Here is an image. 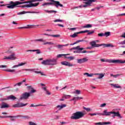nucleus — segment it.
Instances as JSON below:
<instances>
[{
	"mask_svg": "<svg viewBox=\"0 0 125 125\" xmlns=\"http://www.w3.org/2000/svg\"><path fill=\"white\" fill-rule=\"evenodd\" d=\"M25 1V0H21L20 1H16L15 2L11 1L9 2V4H7V7L10 9H13V8H15V7H18V5H19V4H23L24 3L30 4V3H33L32 2H36V1H43V0H30L27 1Z\"/></svg>",
	"mask_w": 125,
	"mask_h": 125,
	"instance_id": "f257e3e1",
	"label": "nucleus"
},
{
	"mask_svg": "<svg viewBox=\"0 0 125 125\" xmlns=\"http://www.w3.org/2000/svg\"><path fill=\"white\" fill-rule=\"evenodd\" d=\"M100 116H105L106 117L111 116V117L113 118H115V117H118V118H120V119H123V116H121L120 112L108 111L107 109H105L103 113H100Z\"/></svg>",
	"mask_w": 125,
	"mask_h": 125,
	"instance_id": "f03ea898",
	"label": "nucleus"
},
{
	"mask_svg": "<svg viewBox=\"0 0 125 125\" xmlns=\"http://www.w3.org/2000/svg\"><path fill=\"white\" fill-rule=\"evenodd\" d=\"M42 65H52L54 66V65H57L58 64V62H57V59H47L46 60H43L42 62Z\"/></svg>",
	"mask_w": 125,
	"mask_h": 125,
	"instance_id": "7ed1b4c3",
	"label": "nucleus"
},
{
	"mask_svg": "<svg viewBox=\"0 0 125 125\" xmlns=\"http://www.w3.org/2000/svg\"><path fill=\"white\" fill-rule=\"evenodd\" d=\"M101 62H107L108 63H112L113 64H124L125 63V60L123 61L122 60H112V59H107L105 60L104 59H101Z\"/></svg>",
	"mask_w": 125,
	"mask_h": 125,
	"instance_id": "20e7f679",
	"label": "nucleus"
},
{
	"mask_svg": "<svg viewBox=\"0 0 125 125\" xmlns=\"http://www.w3.org/2000/svg\"><path fill=\"white\" fill-rule=\"evenodd\" d=\"M49 1H51L50 2H45L42 4V6H45V5H55L57 8H58V6H60L61 7H63V4L60 3L59 1H56L54 0H49Z\"/></svg>",
	"mask_w": 125,
	"mask_h": 125,
	"instance_id": "39448f33",
	"label": "nucleus"
},
{
	"mask_svg": "<svg viewBox=\"0 0 125 125\" xmlns=\"http://www.w3.org/2000/svg\"><path fill=\"white\" fill-rule=\"evenodd\" d=\"M84 49V48H81V46L79 45L76 47H74L71 48L72 50H76L73 51V53H92L94 51H83Z\"/></svg>",
	"mask_w": 125,
	"mask_h": 125,
	"instance_id": "423d86ee",
	"label": "nucleus"
},
{
	"mask_svg": "<svg viewBox=\"0 0 125 125\" xmlns=\"http://www.w3.org/2000/svg\"><path fill=\"white\" fill-rule=\"evenodd\" d=\"M84 113L82 111H77L72 114L70 117L71 120H80L82 118H83Z\"/></svg>",
	"mask_w": 125,
	"mask_h": 125,
	"instance_id": "0eeeda50",
	"label": "nucleus"
},
{
	"mask_svg": "<svg viewBox=\"0 0 125 125\" xmlns=\"http://www.w3.org/2000/svg\"><path fill=\"white\" fill-rule=\"evenodd\" d=\"M97 42H99V40L93 41L90 42V44L92 47H100V46H102L103 44H97Z\"/></svg>",
	"mask_w": 125,
	"mask_h": 125,
	"instance_id": "6e6552de",
	"label": "nucleus"
},
{
	"mask_svg": "<svg viewBox=\"0 0 125 125\" xmlns=\"http://www.w3.org/2000/svg\"><path fill=\"white\" fill-rule=\"evenodd\" d=\"M30 96H31V95L30 94V93L29 92H25L23 94H22L20 98V100H26L28 99Z\"/></svg>",
	"mask_w": 125,
	"mask_h": 125,
	"instance_id": "1a4fd4ad",
	"label": "nucleus"
},
{
	"mask_svg": "<svg viewBox=\"0 0 125 125\" xmlns=\"http://www.w3.org/2000/svg\"><path fill=\"white\" fill-rule=\"evenodd\" d=\"M28 105V103L24 104L23 103H17L13 105L14 108H21L22 107H24L25 106H27Z\"/></svg>",
	"mask_w": 125,
	"mask_h": 125,
	"instance_id": "9d476101",
	"label": "nucleus"
},
{
	"mask_svg": "<svg viewBox=\"0 0 125 125\" xmlns=\"http://www.w3.org/2000/svg\"><path fill=\"white\" fill-rule=\"evenodd\" d=\"M15 54H13L8 57H4L3 58L4 60H15Z\"/></svg>",
	"mask_w": 125,
	"mask_h": 125,
	"instance_id": "9b49d317",
	"label": "nucleus"
},
{
	"mask_svg": "<svg viewBox=\"0 0 125 125\" xmlns=\"http://www.w3.org/2000/svg\"><path fill=\"white\" fill-rule=\"evenodd\" d=\"M40 4V3H30V4H27L23 6H21V7L22 8H24V7H36L38 6Z\"/></svg>",
	"mask_w": 125,
	"mask_h": 125,
	"instance_id": "f8f14e48",
	"label": "nucleus"
},
{
	"mask_svg": "<svg viewBox=\"0 0 125 125\" xmlns=\"http://www.w3.org/2000/svg\"><path fill=\"white\" fill-rule=\"evenodd\" d=\"M77 63L79 64H83V63L87 62V59H86V58H84L83 59H77Z\"/></svg>",
	"mask_w": 125,
	"mask_h": 125,
	"instance_id": "ddd939ff",
	"label": "nucleus"
},
{
	"mask_svg": "<svg viewBox=\"0 0 125 125\" xmlns=\"http://www.w3.org/2000/svg\"><path fill=\"white\" fill-rule=\"evenodd\" d=\"M94 75L95 76H98L97 77L98 80H101V79L105 76V73H95Z\"/></svg>",
	"mask_w": 125,
	"mask_h": 125,
	"instance_id": "4468645a",
	"label": "nucleus"
},
{
	"mask_svg": "<svg viewBox=\"0 0 125 125\" xmlns=\"http://www.w3.org/2000/svg\"><path fill=\"white\" fill-rule=\"evenodd\" d=\"M61 64L64 65V66H67L68 67H72V66H73L72 64H71V63L66 61L62 62Z\"/></svg>",
	"mask_w": 125,
	"mask_h": 125,
	"instance_id": "2eb2a0df",
	"label": "nucleus"
},
{
	"mask_svg": "<svg viewBox=\"0 0 125 125\" xmlns=\"http://www.w3.org/2000/svg\"><path fill=\"white\" fill-rule=\"evenodd\" d=\"M26 13H37V12H35V11L27 12V11H23L22 12L18 13L17 14L18 15H22L23 14H26Z\"/></svg>",
	"mask_w": 125,
	"mask_h": 125,
	"instance_id": "dca6fc26",
	"label": "nucleus"
},
{
	"mask_svg": "<svg viewBox=\"0 0 125 125\" xmlns=\"http://www.w3.org/2000/svg\"><path fill=\"white\" fill-rule=\"evenodd\" d=\"M37 54H41L42 52H41V50L37 49V50H28L26 51V52H36Z\"/></svg>",
	"mask_w": 125,
	"mask_h": 125,
	"instance_id": "f3484780",
	"label": "nucleus"
},
{
	"mask_svg": "<svg viewBox=\"0 0 125 125\" xmlns=\"http://www.w3.org/2000/svg\"><path fill=\"white\" fill-rule=\"evenodd\" d=\"M15 100V99H17V98L16 97L11 95L7 97L6 99H4V100Z\"/></svg>",
	"mask_w": 125,
	"mask_h": 125,
	"instance_id": "a211bd4d",
	"label": "nucleus"
},
{
	"mask_svg": "<svg viewBox=\"0 0 125 125\" xmlns=\"http://www.w3.org/2000/svg\"><path fill=\"white\" fill-rule=\"evenodd\" d=\"M33 42H45V40H43V39H36L32 41Z\"/></svg>",
	"mask_w": 125,
	"mask_h": 125,
	"instance_id": "6ab92c4d",
	"label": "nucleus"
},
{
	"mask_svg": "<svg viewBox=\"0 0 125 125\" xmlns=\"http://www.w3.org/2000/svg\"><path fill=\"white\" fill-rule=\"evenodd\" d=\"M38 70L39 69H24V71H31L32 72H34V73H35L36 74H40V71H38Z\"/></svg>",
	"mask_w": 125,
	"mask_h": 125,
	"instance_id": "aec40b11",
	"label": "nucleus"
},
{
	"mask_svg": "<svg viewBox=\"0 0 125 125\" xmlns=\"http://www.w3.org/2000/svg\"><path fill=\"white\" fill-rule=\"evenodd\" d=\"M110 85L113 86L114 88H121V89H122V86L119 85V84L111 83Z\"/></svg>",
	"mask_w": 125,
	"mask_h": 125,
	"instance_id": "412c9836",
	"label": "nucleus"
},
{
	"mask_svg": "<svg viewBox=\"0 0 125 125\" xmlns=\"http://www.w3.org/2000/svg\"><path fill=\"white\" fill-rule=\"evenodd\" d=\"M27 88H28V89H31V90L29 93L30 95H31V93H35V92L37 91L36 90L34 89V88L32 87V86H27Z\"/></svg>",
	"mask_w": 125,
	"mask_h": 125,
	"instance_id": "4be33fe9",
	"label": "nucleus"
},
{
	"mask_svg": "<svg viewBox=\"0 0 125 125\" xmlns=\"http://www.w3.org/2000/svg\"><path fill=\"white\" fill-rule=\"evenodd\" d=\"M87 42L88 41H85L84 40H78L77 41L73 43H71L70 44V45H74V44H77V43H78V42Z\"/></svg>",
	"mask_w": 125,
	"mask_h": 125,
	"instance_id": "5701e85b",
	"label": "nucleus"
},
{
	"mask_svg": "<svg viewBox=\"0 0 125 125\" xmlns=\"http://www.w3.org/2000/svg\"><path fill=\"white\" fill-rule=\"evenodd\" d=\"M23 83H26V80H23L21 82H20L19 83H17L16 84H15L14 85V86H16L18 85V86H21V85Z\"/></svg>",
	"mask_w": 125,
	"mask_h": 125,
	"instance_id": "b1692460",
	"label": "nucleus"
},
{
	"mask_svg": "<svg viewBox=\"0 0 125 125\" xmlns=\"http://www.w3.org/2000/svg\"><path fill=\"white\" fill-rule=\"evenodd\" d=\"M102 46L104 47H114L115 46L112 44H103Z\"/></svg>",
	"mask_w": 125,
	"mask_h": 125,
	"instance_id": "393cba45",
	"label": "nucleus"
},
{
	"mask_svg": "<svg viewBox=\"0 0 125 125\" xmlns=\"http://www.w3.org/2000/svg\"><path fill=\"white\" fill-rule=\"evenodd\" d=\"M122 74H117L116 75H113V74H111L110 76L111 77H113V78H115V79H117L118 77H120V76H122Z\"/></svg>",
	"mask_w": 125,
	"mask_h": 125,
	"instance_id": "a878e982",
	"label": "nucleus"
},
{
	"mask_svg": "<svg viewBox=\"0 0 125 125\" xmlns=\"http://www.w3.org/2000/svg\"><path fill=\"white\" fill-rule=\"evenodd\" d=\"M44 11L46 12L47 13H57V11L54 10H44Z\"/></svg>",
	"mask_w": 125,
	"mask_h": 125,
	"instance_id": "bb28decb",
	"label": "nucleus"
},
{
	"mask_svg": "<svg viewBox=\"0 0 125 125\" xmlns=\"http://www.w3.org/2000/svg\"><path fill=\"white\" fill-rule=\"evenodd\" d=\"M66 104H62V105H58L57 106V108H59V110H61V109H62V108H64V107H66Z\"/></svg>",
	"mask_w": 125,
	"mask_h": 125,
	"instance_id": "cd10ccee",
	"label": "nucleus"
},
{
	"mask_svg": "<svg viewBox=\"0 0 125 125\" xmlns=\"http://www.w3.org/2000/svg\"><path fill=\"white\" fill-rule=\"evenodd\" d=\"M68 45H69V44H64V45H61V44H59L58 45H57V47H58V48H62V47H63V46H68Z\"/></svg>",
	"mask_w": 125,
	"mask_h": 125,
	"instance_id": "c85d7f7f",
	"label": "nucleus"
},
{
	"mask_svg": "<svg viewBox=\"0 0 125 125\" xmlns=\"http://www.w3.org/2000/svg\"><path fill=\"white\" fill-rule=\"evenodd\" d=\"M74 99L75 102H76V101L81 100V99H83V98L82 97H74Z\"/></svg>",
	"mask_w": 125,
	"mask_h": 125,
	"instance_id": "c756f323",
	"label": "nucleus"
},
{
	"mask_svg": "<svg viewBox=\"0 0 125 125\" xmlns=\"http://www.w3.org/2000/svg\"><path fill=\"white\" fill-rule=\"evenodd\" d=\"M68 55H70V54H59L57 55V58H61L62 56H67Z\"/></svg>",
	"mask_w": 125,
	"mask_h": 125,
	"instance_id": "7c9ffc66",
	"label": "nucleus"
},
{
	"mask_svg": "<svg viewBox=\"0 0 125 125\" xmlns=\"http://www.w3.org/2000/svg\"><path fill=\"white\" fill-rule=\"evenodd\" d=\"M8 107H9V105L6 104H2V105L1 106V108L2 109L5 108H8Z\"/></svg>",
	"mask_w": 125,
	"mask_h": 125,
	"instance_id": "2f4dec72",
	"label": "nucleus"
},
{
	"mask_svg": "<svg viewBox=\"0 0 125 125\" xmlns=\"http://www.w3.org/2000/svg\"><path fill=\"white\" fill-rule=\"evenodd\" d=\"M93 1H95L94 0H87L85 2V4H91V2H93Z\"/></svg>",
	"mask_w": 125,
	"mask_h": 125,
	"instance_id": "473e14b6",
	"label": "nucleus"
},
{
	"mask_svg": "<svg viewBox=\"0 0 125 125\" xmlns=\"http://www.w3.org/2000/svg\"><path fill=\"white\" fill-rule=\"evenodd\" d=\"M83 28H92V24H87L83 26Z\"/></svg>",
	"mask_w": 125,
	"mask_h": 125,
	"instance_id": "72a5a7b5",
	"label": "nucleus"
},
{
	"mask_svg": "<svg viewBox=\"0 0 125 125\" xmlns=\"http://www.w3.org/2000/svg\"><path fill=\"white\" fill-rule=\"evenodd\" d=\"M3 71H5V72H8L9 73H11L12 72H15V69H3Z\"/></svg>",
	"mask_w": 125,
	"mask_h": 125,
	"instance_id": "f704fd0d",
	"label": "nucleus"
},
{
	"mask_svg": "<svg viewBox=\"0 0 125 125\" xmlns=\"http://www.w3.org/2000/svg\"><path fill=\"white\" fill-rule=\"evenodd\" d=\"M84 76H87V77H92V76H93V74L91 73V74H89L87 72L84 73H83Z\"/></svg>",
	"mask_w": 125,
	"mask_h": 125,
	"instance_id": "c9c22d12",
	"label": "nucleus"
},
{
	"mask_svg": "<svg viewBox=\"0 0 125 125\" xmlns=\"http://www.w3.org/2000/svg\"><path fill=\"white\" fill-rule=\"evenodd\" d=\"M78 32L75 33L73 35H71L70 37H71V38H76L78 36Z\"/></svg>",
	"mask_w": 125,
	"mask_h": 125,
	"instance_id": "e433bc0d",
	"label": "nucleus"
},
{
	"mask_svg": "<svg viewBox=\"0 0 125 125\" xmlns=\"http://www.w3.org/2000/svg\"><path fill=\"white\" fill-rule=\"evenodd\" d=\"M39 106H46V104H38V105H34L33 104H31L30 107H38Z\"/></svg>",
	"mask_w": 125,
	"mask_h": 125,
	"instance_id": "4c0bfd02",
	"label": "nucleus"
},
{
	"mask_svg": "<svg viewBox=\"0 0 125 125\" xmlns=\"http://www.w3.org/2000/svg\"><path fill=\"white\" fill-rule=\"evenodd\" d=\"M95 31L93 30H88V32H87V35H92V34H94V32Z\"/></svg>",
	"mask_w": 125,
	"mask_h": 125,
	"instance_id": "58836bf2",
	"label": "nucleus"
},
{
	"mask_svg": "<svg viewBox=\"0 0 125 125\" xmlns=\"http://www.w3.org/2000/svg\"><path fill=\"white\" fill-rule=\"evenodd\" d=\"M104 34V37H109V36H110V35H111V32H106Z\"/></svg>",
	"mask_w": 125,
	"mask_h": 125,
	"instance_id": "ea45409f",
	"label": "nucleus"
},
{
	"mask_svg": "<svg viewBox=\"0 0 125 125\" xmlns=\"http://www.w3.org/2000/svg\"><path fill=\"white\" fill-rule=\"evenodd\" d=\"M50 37H53V38H59L60 37V35L57 34V35H49Z\"/></svg>",
	"mask_w": 125,
	"mask_h": 125,
	"instance_id": "a19ab883",
	"label": "nucleus"
},
{
	"mask_svg": "<svg viewBox=\"0 0 125 125\" xmlns=\"http://www.w3.org/2000/svg\"><path fill=\"white\" fill-rule=\"evenodd\" d=\"M89 115L92 117L93 116H96V115H98L99 116H100V113H89Z\"/></svg>",
	"mask_w": 125,
	"mask_h": 125,
	"instance_id": "79ce46f5",
	"label": "nucleus"
},
{
	"mask_svg": "<svg viewBox=\"0 0 125 125\" xmlns=\"http://www.w3.org/2000/svg\"><path fill=\"white\" fill-rule=\"evenodd\" d=\"M16 117L15 116H0V118H1L2 119H3L4 118H15Z\"/></svg>",
	"mask_w": 125,
	"mask_h": 125,
	"instance_id": "37998d69",
	"label": "nucleus"
},
{
	"mask_svg": "<svg viewBox=\"0 0 125 125\" xmlns=\"http://www.w3.org/2000/svg\"><path fill=\"white\" fill-rule=\"evenodd\" d=\"M44 45H45L46 44H50V45H53L54 44V43L52 42H46L43 43Z\"/></svg>",
	"mask_w": 125,
	"mask_h": 125,
	"instance_id": "c03bdc74",
	"label": "nucleus"
},
{
	"mask_svg": "<svg viewBox=\"0 0 125 125\" xmlns=\"http://www.w3.org/2000/svg\"><path fill=\"white\" fill-rule=\"evenodd\" d=\"M74 93L75 94H81V90H76L75 92H74Z\"/></svg>",
	"mask_w": 125,
	"mask_h": 125,
	"instance_id": "a18cd8bd",
	"label": "nucleus"
},
{
	"mask_svg": "<svg viewBox=\"0 0 125 125\" xmlns=\"http://www.w3.org/2000/svg\"><path fill=\"white\" fill-rule=\"evenodd\" d=\"M65 58H67L68 59H70V60H74V57L71 56V57H64Z\"/></svg>",
	"mask_w": 125,
	"mask_h": 125,
	"instance_id": "49530a36",
	"label": "nucleus"
},
{
	"mask_svg": "<svg viewBox=\"0 0 125 125\" xmlns=\"http://www.w3.org/2000/svg\"><path fill=\"white\" fill-rule=\"evenodd\" d=\"M90 4H86L85 5H80L79 6V7H87V6H90Z\"/></svg>",
	"mask_w": 125,
	"mask_h": 125,
	"instance_id": "de8ad7c7",
	"label": "nucleus"
},
{
	"mask_svg": "<svg viewBox=\"0 0 125 125\" xmlns=\"http://www.w3.org/2000/svg\"><path fill=\"white\" fill-rule=\"evenodd\" d=\"M84 110H85L87 112H90L91 111V109L90 108H86V107H83Z\"/></svg>",
	"mask_w": 125,
	"mask_h": 125,
	"instance_id": "09e8293b",
	"label": "nucleus"
},
{
	"mask_svg": "<svg viewBox=\"0 0 125 125\" xmlns=\"http://www.w3.org/2000/svg\"><path fill=\"white\" fill-rule=\"evenodd\" d=\"M87 32H88V30L82 31L78 32V34H83L84 33H87Z\"/></svg>",
	"mask_w": 125,
	"mask_h": 125,
	"instance_id": "8fccbe9b",
	"label": "nucleus"
},
{
	"mask_svg": "<svg viewBox=\"0 0 125 125\" xmlns=\"http://www.w3.org/2000/svg\"><path fill=\"white\" fill-rule=\"evenodd\" d=\"M54 22H63V20L57 19V20L54 21Z\"/></svg>",
	"mask_w": 125,
	"mask_h": 125,
	"instance_id": "3c124183",
	"label": "nucleus"
},
{
	"mask_svg": "<svg viewBox=\"0 0 125 125\" xmlns=\"http://www.w3.org/2000/svg\"><path fill=\"white\" fill-rule=\"evenodd\" d=\"M98 36L99 37H104V33H99V34H98Z\"/></svg>",
	"mask_w": 125,
	"mask_h": 125,
	"instance_id": "603ef678",
	"label": "nucleus"
},
{
	"mask_svg": "<svg viewBox=\"0 0 125 125\" xmlns=\"http://www.w3.org/2000/svg\"><path fill=\"white\" fill-rule=\"evenodd\" d=\"M26 62H21L19 64V67H20V66H23V65H25Z\"/></svg>",
	"mask_w": 125,
	"mask_h": 125,
	"instance_id": "864d4df0",
	"label": "nucleus"
},
{
	"mask_svg": "<svg viewBox=\"0 0 125 125\" xmlns=\"http://www.w3.org/2000/svg\"><path fill=\"white\" fill-rule=\"evenodd\" d=\"M29 125H37V124L33 122H29Z\"/></svg>",
	"mask_w": 125,
	"mask_h": 125,
	"instance_id": "5fc2aeb1",
	"label": "nucleus"
},
{
	"mask_svg": "<svg viewBox=\"0 0 125 125\" xmlns=\"http://www.w3.org/2000/svg\"><path fill=\"white\" fill-rule=\"evenodd\" d=\"M95 125H104V122H103V123L99 122V123H95Z\"/></svg>",
	"mask_w": 125,
	"mask_h": 125,
	"instance_id": "6e6d98bb",
	"label": "nucleus"
},
{
	"mask_svg": "<svg viewBox=\"0 0 125 125\" xmlns=\"http://www.w3.org/2000/svg\"><path fill=\"white\" fill-rule=\"evenodd\" d=\"M71 97V95H63V97H64V98L65 99H67V97Z\"/></svg>",
	"mask_w": 125,
	"mask_h": 125,
	"instance_id": "4d7b16f0",
	"label": "nucleus"
},
{
	"mask_svg": "<svg viewBox=\"0 0 125 125\" xmlns=\"http://www.w3.org/2000/svg\"><path fill=\"white\" fill-rule=\"evenodd\" d=\"M104 125H111V122H104Z\"/></svg>",
	"mask_w": 125,
	"mask_h": 125,
	"instance_id": "13d9d810",
	"label": "nucleus"
},
{
	"mask_svg": "<svg viewBox=\"0 0 125 125\" xmlns=\"http://www.w3.org/2000/svg\"><path fill=\"white\" fill-rule=\"evenodd\" d=\"M119 44H125V41H122L119 43Z\"/></svg>",
	"mask_w": 125,
	"mask_h": 125,
	"instance_id": "bf43d9fd",
	"label": "nucleus"
},
{
	"mask_svg": "<svg viewBox=\"0 0 125 125\" xmlns=\"http://www.w3.org/2000/svg\"><path fill=\"white\" fill-rule=\"evenodd\" d=\"M39 74H41V76H45V74H43V72L39 71Z\"/></svg>",
	"mask_w": 125,
	"mask_h": 125,
	"instance_id": "052dcab7",
	"label": "nucleus"
},
{
	"mask_svg": "<svg viewBox=\"0 0 125 125\" xmlns=\"http://www.w3.org/2000/svg\"><path fill=\"white\" fill-rule=\"evenodd\" d=\"M123 15H125V13L120 14L117 15V16L118 17H119V16H123Z\"/></svg>",
	"mask_w": 125,
	"mask_h": 125,
	"instance_id": "680f3d73",
	"label": "nucleus"
},
{
	"mask_svg": "<svg viewBox=\"0 0 125 125\" xmlns=\"http://www.w3.org/2000/svg\"><path fill=\"white\" fill-rule=\"evenodd\" d=\"M106 106V104H101L100 107H105Z\"/></svg>",
	"mask_w": 125,
	"mask_h": 125,
	"instance_id": "e2e57ef3",
	"label": "nucleus"
},
{
	"mask_svg": "<svg viewBox=\"0 0 125 125\" xmlns=\"http://www.w3.org/2000/svg\"><path fill=\"white\" fill-rule=\"evenodd\" d=\"M0 68H7V66H6V65H0Z\"/></svg>",
	"mask_w": 125,
	"mask_h": 125,
	"instance_id": "0e129e2a",
	"label": "nucleus"
},
{
	"mask_svg": "<svg viewBox=\"0 0 125 125\" xmlns=\"http://www.w3.org/2000/svg\"><path fill=\"white\" fill-rule=\"evenodd\" d=\"M45 91H46V94H47L48 95H50L51 94L50 92H49L47 90Z\"/></svg>",
	"mask_w": 125,
	"mask_h": 125,
	"instance_id": "69168bd1",
	"label": "nucleus"
},
{
	"mask_svg": "<svg viewBox=\"0 0 125 125\" xmlns=\"http://www.w3.org/2000/svg\"><path fill=\"white\" fill-rule=\"evenodd\" d=\"M19 67V64L14 65V66L12 67V68H17V67Z\"/></svg>",
	"mask_w": 125,
	"mask_h": 125,
	"instance_id": "338daca9",
	"label": "nucleus"
},
{
	"mask_svg": "<svg viewBox=\"0 0 125 125\" xmlns=\"http://www.w3.org/2000/svg\"><path fill=\"white\" fill-rule=\"evenodd\" d=\"M57 26H59V27H64V25L60 24H57Z\"/></svg>",
	"mask_w": 125,
	"mask_h": 125,
	"instance_id": "774afa93",
	"label": "nucleus"
}]
</instances>
